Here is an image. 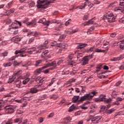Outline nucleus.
<instances>
[{"label": "nucleus", "mask_w": 124, "mask_h": 124, "mask_svg": "<svg viewBox=\"0 0 124 124\" xmlns=\"http://www.w3.org/2000/svg\"><path fill=\"white\" fill-rule=\"evenodd\" d=\"M94 50V46H93L91 47L88 51V53H89V52H93Z\"/></svg>", "instance_id": "obj_46"}, {"label": "nucleus", "mask_w": 124, "mask_h": 124, "mask_svg": "<svg viewBox=\"0 0 124 124\" xmlns=\"http://www.w3.org/2000/svg\"><path fill=\"white\" fill-rule=\"evenodd\" d=\"M89 15H85L83 16V20L84 21H87V20L89 19Z\"/></svg>", "instance_id": "obj_43"}, {"label": "nucleus", "mask_w": 124, "mask_h": 124, "mask_svg": "<svg viewBox=\"0 0 124 124\" xmlns=\"http://www.w3.org/2000/svg\"><path fill=\"white\" fill-rule=\"evenodd\" d=\"M8 55V52L7 51H5L4 52L1 53V56L2 57H7Z\"/></svg>", "instance_id": "obj_36"}, {"label": "nucleus", "mask_w": 124, "mask_h": 124, "mask_svg": "<svg viewBox=\"0 0 124 124\" xmlns=\"http://www.w3.org/2000/svg\"><path fill=\"white\" fill-rule=\"evenodd\" d=\"M40 35H41V33H40L37 31H35L33 34V36H35L36 37L37 36H40Z\"/></svg>", "instance_id": "obj_33"}, {"label": "nucleus", "mask_w": 124, "mask_h": 124, "mask_svg": "<svg viewBox=\"0 0 124 124\" xmlns=\"http://www.w3.org/2000/svg\"><path fill=\"white\" fill-rule=\"evenodd\" d=\"M123 59H124V53L120 55V57H115L113 58L111 61L112 62H116L117 61H120V60H123Z\"/></svg>", "instance_id": "obj_11"}, {"label": "nucleus", "mask_w": 124, "mask_h": 124, "mask_svg": "<svg viewBox=\"0 0 124 124\" xmlns=\"http://www.w3.org/2000/svg\"><path fill=\"white\" fill-rule=\"evenodd\" d=\"M115 10L116 11H122V10H124V6H120L118 7H117L115 8Z\"/></svg>", "instance_id": "obj_31"}, {"label": "nucleus", "mask_w": 124, "mask_h": 124, "mask_svg": "<svg viewBox=\"0 0 124 124\" xmlns=\"http://www.w3.org/2000/svg\"><path fill=\"white\" fill-rule=\"evenodd\" d=\"M9 74V72L7 71H5L3 72V76H5L7 77V75H8Z\"/></svg>", "instance_id": "obj_49"}, {"label": "nucleus", "mask_w": 124, "mask_h": 124, "mask_svg": "<svg viewBox=\"0 0 124 124\" xmlns=\"http://www.w3.org/2000/svg\"><path fill=\"white\" fill-rule=\"evenodd\" d=\"M103 69H104L105 70H108L109 69V67L107 65H104Z\"/></svg>", "instance_id": "obj_56"}, {"label": "nucleus", "mask_w": 124, "mask_h": 124, "mask_svg": "<svg viewBox=\"0 0 124 124\" xmlns=\"http://www.w3.org/2000/svg\"><path fill=\"white\" fill-rule=\"evenodd\" d=\"M6 124H12V120H9V121L7 123H6Z\"/></svg>", "instance_id": "obj_60"}, {"label": "nucleus", "mask_w": 124, "mask_h": 124, "mask_svg": "<svg viewBox=\"0 0 124 124\" xmlns=\"http://www.w3.org/2000/svg\"><path fill=\"white\" fill-rule=\"evenodd\" d=\"M11 6H12V2H10L9 3H8L7 4V5H6V7L7 8H10V7H11Z\"/></svg>", "instance_id": "obj_42"}, {"label": "nucleus", "mask_w": 124, "mask_h": 124, "mask_svg": "<svg viewBox=\"0 0 124 124\" xmlns=\"http://www.w3.org/2000/svg\"><path fill=\"white\" fill-rule=\"evenodd\" d=\"M117 3L116 1L113 2L112 3H111L108 6V7L110 8V7H113L114 6H115V5Z\"/></svg>", "instance_id": "obj_37"}, {"label": "nucleus", "mask_w": 124, "mask_h": 124, "mask_svg": "<svg viewBox=\"0 0 124 124\" xmlns=\"http://www.w3.org/2000/svg\"><path fill=\"white\" fill-rule=\"evenodd\" d=\"M54 0H39L37 1L38 8H48V4L53 3Z\"/></svg>", "instance_id": "obj_3"}, {"label": "nucleus", "mask_w": 124, "mask_h": 124, "mask_svg": "<svg viewBox=\"0 0 124 124\" xmlns=\"http://www.w3.org/2000/svg\"><path fill=\"white\" fill-rule=\"evenodd\" d=\"M94 24V20L93 18H91L89 21L85 22L83 23L84 26H89V25H93Z\"/></svg>", "instance_id": "obj_10"}, {"label": "nucleus", "mask_w": 124, "mask_h": 124, "mask_svg": "<svg viewBox=\"0 0 124 124\" xmlns=\"http://www.w3.org/2000/svg\"><path fill=\"white\" fill-rule=\"evenodd\" d=\"M29 22V18H26L22 21V23H23V24H26L27 26H31V25H33V21H31L30 22Z\"/></svg>", "instance_id": "obj_13"}, {"label": "nucleus", "mask_w": 124, "mask_h": 124, "mask_svg": "<svg viewBox=\"0 0 124 124\" xmlns=\"http://www.w3.org/2000/svg\"><path fill=\"white\" fill-rule=\"evenodd\" d=\"M14 11H15V9H11L10 10H7L6 12L5 13V15H5V16H9L10 14L14 13Z\"/></svg>", "instance_id": "obj_15"}, {"label": "nucleus", "mask_w": 124, "mask_h": 124, "mask_svg": "<svg viewBox=\"0 0 124 124\" xmlns=\"http://www.w3.org/2000/svg\"><path fill=\"white\" fill-rule=\"evenodd\" d=\"M35 4V3L33 1H30L29 2V7H32L34 6V5Z\"/></svg>", "instance_id": "obj_30"}, {"label": "nucleus", "mask_w": 124, "mask_h": 124, "mask_svg": "<svg viewBox=\"0 0 124 124\" xmlns=\"http://www.w3.org/2000/svg\"><path fill=\"white\" fill-rule=\"evenodd\" d=\"M90 59H92V55L87 56L83 57L82 60V65H86V64H88Z\"/></svg>", "instance_id": "obj_7"}, {"label": "nucleus", "mask_w": 124, "mask_h": 124, "mask_svg": "<svg viewBox=\"0 0 124 124\" xmlns=\"http://www.w3.org/2000/svg\"><path fill=\"white\" fill-rule=\"evenodd\" d=\"M55 35H57V36L59 37L60 39H64L65 38V37L66 35L65 34H55Z\"/></svg>", "instance_id": "obj_28"}, {"label": "nucleus", "mask_w": 124, "mask_h": 124, "mask_svg": "<svg viewBox=\"0 0 124 124\" xmlns=\"http://www.w3.org/2000/svg\"><path fill=\"white\" fill-rule=\"evenodd\" d=\"M50 67V65H49V63L46 64L45 66L42 67V69H45L46 68H48V67Z\"/></svg>", "instance_id": "obj_47"}, {"label": "nucleus", "mask_w": 124, "mask_h": 124, "mask_svg": "<svg viewBox=\"0 0 124 124\" xmlns=\"http://www.w3.org/2000/svg\"><path fill=\"white\" fill-rule=\"evenodd\" d=\"M75 109V107L74 106V105H72L69 108V112H72L73 110Z\"/></svg>", "instance_id": "obj_34"}, {"label": "nucleus", "mask_w": 124, "mask_h": 124, "mask_svg": "<svg viewBox=\"0 0 124 124\" xmlns=\"http://www.w3.org/2000/svg\"><path fill=\"white\" fill-rule=\"evenodd\" d=\"M124 39L121 42V43L120 44V48H121V49H124Z\"/></svg>", "instance_id": "obj_39"}, {"label": "nucleus", "mask_w": 124, "mask_h": 124, "mask_svg": "<svg viewBox=\"0 0 124 124\" xmlns=\"http://www.w3.org/2000/svg\"><path fill=\"white\" fill-rule=\"evenodd\" d=\"M86 5H85V3H84V4L83 5L79 6L78 7V8H79V9H84V8L86 7Z\"/></svg>", "instance_id": "obj_44"}, {"label": "nucleus", "mask_w": 124, "mask_h": 124, "mask_svg": "<svg viewBox=\"0 0 124 124\" xmlns=\"http://www.w3.org/2000/svg\"><path fill=\"white\" fill-rule=\"evenodd\" d=\"M22 73H23V71H22V70H19V71H17L15 73L14 76L16 77V78H19L20 77L19 76H21Z\"/></svg>", "instance_id": "obj_14"}, {"label": "nucleus", "mask_w": 124, "mask_h": 124, "mask_svg": "<svg viewBox=\"0 0 124 124\" xmlns=\"http://www.w3.org/2000/svg\"><path fill=\"white\" fill-rule=\"evenodd\" d=\"M117 94L118 93H117L116 92L113 91L112 93L111 96L112 97H113L114 98H115V97H116V95H117Z\"/></svg>", "instance_id": "obj_48"}, {"label": "nucleus", "mask_w": 124, "mask_h": 124, "mask_svg": "<svg viewBox=\"0 0 124 124\" xmlns=\"http://www.w3.org/2000/svg\"><path fill=\"white\" fill-rule=\"evenodd\" d=\"M116 35H117V34H116V33H112L110 34L111 37H115Z\"/></svg>", "instance_id": "obj_59"}, {"label": "nucleus", "mask_w": 124, "mask_h": 124, "mask_svg": "<svg viewBox=\"0 0 124 124\" xmlns=\"http://www.w3.org/2000/svg\"><path fill=\"white\" fill-rule=\"evenodd\" d=\"M45 80H46V78H41L40 80H39V83H43V82H44V81H45Z\"/></svg>", "instance_id": "obj_55"}, {"label": "nucleus", "mask_w": 124, "mask_h": 124, "mask_svg": "<svg viewBox=\"0 0 124 124\" xmlns=\"http://www.w3.org/2000/svg\"><path fill=\"white\" fill-rule=\"evenodd\" d=\"M103 18L108 23H113L116 21V16H114V14L111 12L106 13Z\"/></svg>", "instance_id": "obj_4"}, {"label": "nucleus", "mask_w": 124, "mask_h": 124, "mask_svg": "<svg viewBox=\"0 0 124 124\" xmlns=\"http://www.w3.org/2000/svg\"><path fill=\"white\" fill-rule=\"evenodd\" d=\"M115 110H116V109H115L114 108H111L110 109H108L106 111V113H107V114H112V113H113V112H114Z\"/></svg>", "instance_id": "obj_29"}, {"label": "nucleus", "mask_w": 124, "mask_h": 124, "mask_svg": "<svg viewBox=\"0 0 124 124\" xmlns=\"http://www.w3.org/2000/svg\"><path fill=\"white\" fill-rule=\"evenodd\" d=\"M57 44H57L56 42H54V43H53L50 45V46H57Z\"/></svg>", "instance_id": "obj_61"}, {"label": "nucleus", "mask_w": 124, "mask_h": 124, "mask_svg": "<svg viewBox=\"0 0 124 124\" xmlns=\"http://www.w3.org/2000/svg\"><path fill=\"white\" fill-rule=\"evenodd\" d=\"M94 116L95 115L90 116V119H91L92 122H95L96 120H97L99 122H100V121H102V120H103V119H102V116H96L95 117H94Z\"/></svg>", "instance_id": "obj_9"}, {"label": "nucleus", "mask_w": 124, "mask_h": 124, "mask_svg": "<svg viewBox=\"0 0 124 124\" xmlns=\"http://www.w3.org/2000/svg\"><path fill=\"white\" fill-rule=\"evenodd\" d=\"M5 110H6L9 114H12V113L14 112V108L13 106L9 105L5 107Z\"/></svg>", "instance_id": "obj_8"}, {"label": "nucleus", "mask_w": 124, "mask_h": 124, "mask_svg": "<svg viewBox=\"0 0 124 124\" xmlns=\"http://www.w3.org/2000/svg\"><path fill=\"white\" fill-rule=\"evenodd\" d=\"M63 61L62 60V59H60L58 62H57V64L58 65H60V64H61V63H62V62Z\"/></svg>", "instance_id": "obj_57"}, {"label": "nucleus", "mask_w": 124, "mask_h": 124, "mask_svg": "<svg viewBox=\"0 0 124 124\" xmlns=\"http://www.w3.org/2000/svg\"><path fill=\"white\" fill-rule=\"evenodd\" d=\"M30 80V78H27L25 80L23 81V84H24V85H26V84H28Z\"/></svg>", "instance_id": "obj_32"}, {"label": "nucleus", "mask_w": 124, "mask_h": 124, "mask_svg": "<svg viewBox=\"0 0 124 124\" xmlns=\"http://www.w3.org/2000/svg\"><path fill=\"white\" fill-rule=\"evenodd\" d=\"M42 60H36L35 62V66H41V65H42Z\"/></svg>", "instance_id": "obj_16"}, {"label": "nucleus", "mask_w": 124, "mask_h": 124, "mask_svg": "<svg viewBox=\"0 0 124 124\" xmlns=\"http://www.w3.org/2000/svg\"><path fill=\"white\" fill-rule=\"evenodd\" d=\"M21 38H18L16 37H14L11 39L12 41L14 42L15 41H21Z\"/></svg>", "instance_id": "obj_21"}, {"label": "nucleus", "mask_w": 124, "mask_h": 124, "mask_svg": "<svg viewBox=\"0 0 124 124\" xmlns=\"http://www.w3.org/2000/svg\"><path fill=\"white\" fill-rule=\"evenodd\" d=\"M48 41H46L44 44L41 45L36 48L35 47H32L30 48H28V50L27 49L23 48L19 50H16L15 52L16 55H17L18 53H21L24 54L25 53H28V54H31L32 53L36 51L37 54H40L42 52V50L48 48Z\"/></svg>", "instance_id": "obj_1"}, {"label": "nucleus", "mask_w": 124, "mask_h": 124, "mask_svg": "<svg viewBox=\"0 0 124 124\" xmlns=\"http://www.w3.org/2000/svg\"><path fill=\"white\" fill-rule=\"evenodd\" d=\"M102 64H100L96 67V71H97V72H99L100 69L102 68Z\"/></svg>", "instance_id": "obj_35"}, {"label": "nucleus", "mask_w": 124, "mask_h": 124, "mask_svg": "<svg viewBox=\"0 0 124 124\" xmlns=\"http://www.w3.org/2000/svg\"><path fill=\"white\" fill-rule=\"evenodd\" d=\"M55 81H56V78H52L51 81V84H53L55 82Z\"/></svg>", "instance_id": "obj_64"}, {"label": "nucleus", "mask_w": 124, "mask_h": 124, "mask_svg": "<svg viewBox=\"0 0 124 124\" xmlns=\"http://www.w3.org/2000/svg\"><path fill=\"white\" fill-rule=\"evenodd\" d=\"M42 70H43V69L42 67L41 68H38L34 71V74H36V75L40 74V73H41V71H42Z\"/></svg>", "instance_id": "obj_22"}, {"label": "nucleus", "mask_w": 124, "mask_h": 124, "mask_svg": "<svg viewBox=\"0 0 124 124\" xmlns=\"http://www.w3.org/2000/svg\"><path fill=\"white\" fill-rule=\"evenodd\" d=\"M5 97H8V95H5L2 99L0 100V105H1L2 103H5V102L7 101V100L5 99Z\"/></svg>", "instance_id": "obj_23"}, {"label": "nucleus", "mask_w": 124, "mask_h": 124, "mask_svg": "<svg viewBox=\"0 0 124 124\" xmlns=\"http://www.w3.org/2000/svg\"><path fill=\"white\" fill-rule=\"evenodd\" d=\"M103 99H104V98H103V96L101 95V96H100L99 98L95 99V101L96 102H97L98 101H99V102L103 101Z\"/></svg>", "instance_id": "obj_25"}, {"label": "nucleus", "mask_w": 124, "mask_h": 124, "mask_svg": "<svg viewBox=\"0 0 124 124\" xmlns=\"http://www.w3.org/2000/svg\"><path fill=\"white\" fill-rule=\"evenodd\" d=\"M49 66H53L54 67H56L57 66V62L56 61H53L50 63H48Z\"/></svg>", "instance_id": "obj_27"}, {"label": "nucleus", "mask_w": 124, "mask_h": 124, "mask_svg": "<svg viewBox=\"0 0 124 124\" xmlns=\"http://www.w3.org/2000/svg\"><path fill=\"white\" fill-rule=\"evenodd\" d=\"M121 83H122V81H119L118 82L116 83L115 86H116V87H118L120 86V85H121Z\"/></svg>", "instance_id": "obj_58"}, {"label": "nucleus", "mask_w": 124, "mask_h": 124, "mask_svg": "<svg viewBox=\"0 0 124 124\" xmlns=\"http://www.w3.org/2000/svg\"><path fill=\"white\" fill-rule=\"evenodd\" d=\"M78 31H79V30H78V28H76L75 30H72L70 33H71V34H72L73 33H76V32H78Z\"/></svg>", "instance_id": "obj_38"}, {"label": "nucleus", "mask_w": 124, "mask_h": 124, "mask_svg": "<svg viewBox=\"0 0 124 124\" xmlns=\"http://www.w3.org/2000/svg\"><path fill=\"white\" fill-rule=\"evenodd\" d=\"M16 102L18 103H23V102H25V105H27V103L26 101V98H23L20 100H16Z\"/></svg>", "instance_id": "obj_20"}, {"label": "nucleus", "mask_w": 124, "mask_h": 124, "mask_svg": "<svg viewBox=\"0 0 124 124\" xmlns=\"http://www.w3.org/2000/svg\"><path fill=\"white\" fill-rule=\"evenodd\" d=\"M49 53V51L47 50L43 51V52L41 54L42 58H45L46 56H47V54Z\"/></svg>", "instance_id": "obj_24"}, {"label": "nucleus", "mask_w": 124, "mask_h": 124, "mask_svg": "<svg viewBox=\"0 0 124 124\" xmlns=\"http://www.w3.org/2000/svg\"><path fill=\"white\" fill-rule=\"evenodd\" d=\"M51 98H52V99L56 100L57 98H58V96L57 95H53L51 97Z\"/></svg>", "instance_id": "obj_53"}, {"label": "nucleus", "mask_w": 124, "mask_h": 124, "mask_svg": "<svg viewBox=\"0 0 124 124\" xmlns=\"http://www.w3.org/2000/svg\"><path fill=\"white\" fill-rule=\"evenodd\" d=\"M15 79H16V77H15V76H13L12 78H9L8 83L9 84H11L12 82H14V80H15Z\"/></svg>", "instance_id": "obj_19"}, {"label": "nucleus", "mask_w": 124, "mask_h": 124, "mask_svg": "<svg viewBox=\"0 0 124 124\" xmlns=\"http://www.w3.org/2000/svg\"><path fill=\"white\" fill-rule=\"evenodd\" d=\"M38 23H41L42 24H44L46 26H49V25H50V24H52L53 23H54V24H60V23H61V21L53 19L51 21H46V19L42 18L40 19V20L38 21Z\"/></svg>", "instance_id": "obj_5"}, {"label": "nucleus", "mask_w": 124, "mask_h": 124, "mask_svg": "<svg viewBox=\"0 0 124 124\" xmlns=\"http://www.w3.org/2000/svg\"><path fill=\"white\" fill-rule=\"evenodd\" d=\"M103 98V101H104L105 103H110L111 101H112V99L111 98H109V99H106V96L104 95Z\"/></svg>", "instance_id": "obj_17"}, {"label": "nucleus", "mask_w": 124, "mask_h": 124, "mask_svg": "<svg viewBox=\"0 0 124 124\" xmlns=\"http://www.w3.org/2000/svg\"><path fill=\"white\" fill-rule=\"evenodd\" d=\"M20 63H21V62H17V61H15L14 62L15 65H20Z\"/></svg>", "instance_id": "obj_62"}, {"label": "nucleus", "mask_w": 124, "mask_h": 124, "mask_svg": "<svg viewBox=\"0 0 124 124\" xmlns=\"http://www.w3.org/2000/svg\"><path fill=\"white\" fill-rule=\"evenodd\" d=\"M39 90L36 89V88H32L30 89L31 93H36Z\"/></svg>", "instance_id": "obj_18"}, {"label": "nucleus", "mask_w": 124, "mask_h": 124, "mask_svg": "<svg viewBox=\"0 0 124 124\" xmlns=\"http://www.w3.org/2000/svg\"><path fill=\"white\" fill-rule=\"evenodd\" d=\"M71 121V117H67L65 118V121L64 122V124H68L69 122Z\"/></svg>", "instance_id": "obj_26"}, {"label": "nucleus", "mask_w": 124, "mask_h": 124, "mask_svg": "<svg viewBox=\"0 0 124 124\" xmlns=\"http://www.w3.org/2000/svg\"><path fill=\"white\" fill-rule=\"evenodd\" d=\"M86 1L85 2V5H89L90 6V3H91L90 1H89V0H85Z\"/></svg>", "instance_id": "obj_51"}, {"label": "nucleus", "mask_w": 124, "mask_h": 124, "mask_svg": "<svg viewBox=\"0 0 124 124\" xmlns=\"http://www.w3.org/2000/svg\"><path fill=\"white\" fill-rule=\"evenodd\" d=\"M3 65L5 67H8L9 66H11V65H12V64L10 62H9V63H4Z\"/></svg>", "instance_id": "obj_40"}, {"label": "nucleus", "mask_w": 124, "mask_h": 124, "mask_svg": "<svg viewBox=\"0 0 124 124\" xmlns=\"http://www.w3.org/2000/svg\"><path fill=\"white\" fill-rule=\"evenodd\" d=\"M54 69V68H49L48 69H46L44 71V73H48L49 71H50V70H53Z\"/></svg>", "instance_id": "obj_45"}, {"label": "nucleus", "mask_w": 124, "mask_h": 124, "mask_svg": "<svg viewBox=\"0 0 124 124\" xmlns=\"http://www.w3.org/2000/svg\"><path fill=\"white\" fill-rule=\"evenodd\" d=\"M97 93V91H93L89 93L86 94L84 96H81L79 100V96H74L72 99L73 102L76 103V102H83V101H85V100H92V99L93 98V96L96 95Z\"/></svg>", "instance_id": "obj_2"}, {"label": "nucleus", "mask_w": 124, "mask_h": 124, "mask_svg": "<svg viewBox=\"0 0 124 124\" xmlns=\"http://www.w3.org/2000/svg\"><path fill=\"white\" fill-rule=\"evenodd\" d=\"M86 46H88V44L86 43H80L78 44V45L77 46V49H79L80 50H82L83 48H85Z\"/></svg>", "instance_id": "obj_12"}, {"label": "nucleus", "mask_w": 124, "mask_h": 124, "mask_svg": "<svg viewBox=\"0 0 124 124\" xmlns=\"http://www.w3.org/2000/svg\"><path fill=\"white\" fill-rule=\"evenodd\" d=\"M75 54L77 55V59H80V58H81V57H83L82 53H78V51H75L74 53H72L68 56V59H69V60H72L73 58H75L74 57V56H73Z\"/></svg>", "instance_id": "obj_6"}, {"label": "nucleus", "mask_w": 124, "mask_h": 124, "mask_svg": "<svg viewBox=\"0 0 124 124\" xmlns=\"http://www.w3.org/2000/svg\"><path fill=\"white\" fill-rule=\"evenodd\" d=\"M119 22H120V23H124V17H122V18H121L119 20Z\"/></svg>", "instance_id": "obj_63"}, {"label": "nucleus", "mask_w": 124, "mask_h": 124, "mask_svg": "<svg viewBox=\"0 0 124 124\" xmlns=\"http://www.w3.org/2000/svg\"><path fill=\"white\" fill-rule=\"evenodd\" d=\"M123 100H124V99L123 98H121V97H118L117 98V101H123Z\"/></svg>", "instance_id": "obj_54"}, {"label": "nucleus", "mask_w": 124, "mask_h": 124, "mask_svg": "<svg viewBox=\"0 0 124 124\" xmlns=\"http://www.w3.org/2000/svg\"><path fill=\"white\" fill-rule=\"evenodd\" d=\"M33 41H34V37L29 39L28 41V44H31L32 42H33Z\"/></svg>", "instance_id": "obj_41"}, {"label": "nucleus", "mask_w": 124, "mask_h": 124, "mask_svg": "<svg viewBox=\"0 0 124 124\" xmlns=\"http://www.w3.org/2000/svg\"><path fill=\"white\" fill-rule=\"evenodd\" d=\"M71 23V19H69L67 21H66L65 23V26H68L69 24Z\"/></svg>", "instance_id": "obj_50"}, {"label": "nucleus", "mask_w": 124, "mask_h": 124, "mask_svg": "<svg viewBox=\"0 0 124 124\" xmlns=\"http://www.w3.org/2000/svg\"><path fill=\"white\" fill-rule=\"evenodd\" d=\"M95 52H96L97 53H100L101 52H105V50H101L100 49H96L95 50Z\"/></svg>", "instance_id": "obj_52"}]
</instances>
